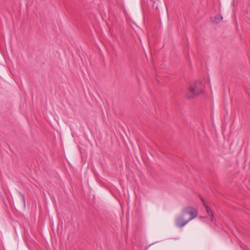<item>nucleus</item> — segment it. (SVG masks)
<instances>
[{
    "mask_svg": "<svg viewBox=\"0 0 250 250\" xmlns=\"http://www.w3.org/2000/svg\"><path fill=\"white\" fill-rule=\"evenodd\" d=\"M205 85L201 81H196L191 83L186 94V98L188 100L193 99L204 91Z\"/></svg>",
    "mask_w": 250,
    "mask_h": 250,
    "instance_id": "1",
    "label": "nucleus"
},
{
    "mask_svg": "<svg viewBox=\"0 0 250 250\" xmlns=\"http://www.w3.org/2000/svg\"><path fill=\"white\" fill-rule=\"evenodd\" d=\"M182 213L186 216L187 214H189L190 217L188 220L189 221L195 218L198 215V212L196 209L192 207H188L184 208Z\"/></svg>",
    "mask_w": 250,
    "mask_h": 250,
    "instance_id": "2",
    "label": "nucleus"
},
{
    "mask_svg": "<svg viewBox=\"0 0 250 250\" xmlns=\"http://www.w3.org/2000/svg\"><path fill=\"white\" fill-rule=\"evenodd\" d=\"M19 194L20 196V199H17L15 200V204L19 208H25V196L20 192H19Z\"/></svg>",
    "mask_w": 250,
    "mask_h": 250,
    "instance_id": "3",
    "label": "nucleus"
},
{
    "mask_svg": "<svg viewBox=\"0 0 250 250\" xmlns=\"http://www.w3.org/2000/svg\"><path fill=\"white\" fill-rule=\"evenodd\" d=\"M185 216L182 213L181 215L176 219L175 223L177 227L182 228L189 222V220H185Z\"/></svg>",
    "mask_w": 250,
    "mask_h": 250,
    "instance_id": "4",
    "label": "nucleus"
},
{
    "mask_svg": "<svg viewBox=\"0 0 250 250\" xmlns=\"http://www.w3.org/2000/svg\"><path fill=\"white\" fill-rule=\"evenodd\" d=\"M205 207L206 209V211H207L208 215L209 216H211V217H213V212L211 210V209H210V208L209 207V206L208 205H205Z\"/></svg>",
    "mask_w": 250,
    "mask_h": 250,
    "instance_id": "5",
    "label": "nucleus"
},
{
    "mask_svg": "<svg viewBox=\"0 0 250 250\" xmlns=\"http://www.w3.org/2000/svg\"><path fill=\"white\" fill-rule=\"evenodd\" d=\"M223 17L221 15H217L215 17V20L214 21H212V22L217 24L221 21Z\"/></svg>",
    "mask_w": 250,
    "mask_h": 250,
    "instance_id": "6",
    "label": "nucleus"
},
{
    "mask_svg": "<svg viewBox=\"0 0 250 250\" xmlns=\"http://www.w3.org/2000/svg\"><path fill=\"white\" fill-rule=\"evenodd\" d=\"M200 198H201V200H202V202L204 204V206H205V205H207V203H206L205 200L202 197H200Z\"/></svg>",
    "mask_w": 250,
    "mask_h": 250,
    "instance_id": "7",
    "label": "nucleus"
},
{
    "mask_svg": "<svg viewBox=\"0 0 250 250\" xmlns=\"http://www.w3.org/2000/svg\"><path fill=\"white\" fill-rule=\"evenodd\" d=\"M200 198H201V200H202V202L204 204V206H205V205H207V203H206L205 200L202 197H200Z\"/></svg>",
    "mask_w": 250,
    "mask_h": 250,
    "instance_id": "8",
    "label": "nucleus"
}]
</instances>
